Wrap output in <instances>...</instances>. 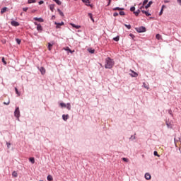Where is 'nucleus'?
<instances>
[{"mask_svg":"<svg viewBox=\"0 0 181 181\" xmlns=\"http://www.w3.org/2000/svg\"><path fill=\"white\" fill-rule=\"evenodd\" d=\"M114 61L110 58L107 57L105 59V69H112V67L114 66Z\"/></svg>","mask_w":181,"mask_h":181,"instance_id":"1","label":"nucleus"},{"mask_svg":"<svg viewBox=\"0 0 181 181\" xmlns=\"http://www.w3.org/2000/svg\"><path fill=\"white\" fill-rule=\"evenodd\" d=\"M136 30L139 33H144V32H146V28L144 26H141V27L136 28Z\"/></svg>","mask_w":181,"mask_h":181,"instance_id":"2","label":"nucleus"},{"mask_svg":"<svg viewBox=\"0 0 181 181\" xmlns=\"http://www.w3.org/2000/svg\"><path fill=\"white\" fill-rule=\"evenodd\" d=\"M14 115L16 117V118H19V116L21 115V112L19 111V107H16V110L14 112Z\"/></svg>","mask_w":181,"mask_h":181,"instance_id":"3","label":"nucleus"},{"mask_svg":"<svg viewBox=\"0 0 181 181\" xmlns=\"http://www.w3.org/2000/svg\"><path fill=\"white\" fill-rule=\"evenodd\" d=\"M54 25H56V29H60V26H63L64 25V22L62 21L61 23L55 22Z\"/></svg>","mask_w":181,"mask_h":181,"instance_id":"4","label":"nucleus"},{"mask_svg":"<svg viewBox=\"0 0 181 181\" xmlns=\"http://www.w3.org/2000/svg\"><path fill=\"white\" fill-rule=\"evenodd\" d=\"M11 25H12V26H19V23L15 21H13L11 22Z\"/></svg>","mask_w":181,"mask_h":181,"instance_id":"5","label":"nucleus"},{"mask_svg":"<svg viewBox=\"0 0 181 181\" xmlns=\"http://www.w3.org/2000/svg\"><path fill=\"white\" fill-rule=\"evenodd\" d=\"M40 71L42 75L46 74V69L44 67L40 68Z\"/></svg>","mask_w":181,"mask_h":181,"instance_id":"6","label":"nucleus"},{"mask_svg":"<svg viewBox=\"0 0 181 181\" xmlns=\"http://www.w3.org/2000/svg\"><path fill=\"white\" fill-rule=\"evenodd\" d=\"M151 174L148 173L145 174V179H146V180H151Z\"/></svg>","mask_w":181,"mask_h":181,"instance_id":"7","label":"nucleus"},{"mask_svg":"<svg viewBox=\"0 0 181 181\" xmlns=\"http://www.w3.org/2000/svg\"><path fill=\"white\" fill-rule=\"evenodd\" d=\"M70 25H71L72 28H75V29H80V28H81V26L76 25V24H74V23H71Z\"/></svg>","mask_w":181,"mask_h":181,"instance_id":"8","label":"nucleus"},{"mask_svg":"<svg viewBox=\"0 0 181 181\" xmlns=\"http://www.w3.org/2000/svg\"><path fill=\"white\" fill-rule=\"evenodd\" d=\"M64 50H66V52H69V53H74V50L72 51L69 47L64 48Z\"/></svg>","mask_w":181,"mask_h":181,"instance_id":"9","label":"nucleus"},{"mask_svg":"<svg viewBox=\"0 0 181 181\" xmlns=\"http://www.w3.org/2000/svg\"><path fill=\"white\" fill-rule=\"evenodd\" d=\"M143 87H144V88H146V90H149V84L146 83H143Z\"/></svg>","mask_w":181,"mask_h":181,"instance_id":"10","label":"nucleus"},{"mask_svg":"<svg viewBox=\"0 0 181 181\" xmlns=\"http://www.w3.org/2000/svg\"><path fill=\"white\" fill-rule=\"evenodd\" d=\"M152 4H153V2H152V1H149L148 4L145 6V8L148 9V8H151V5H152Z\"/></svg>","mask_w":181,"mask_h":181,"instance_id":"11","label":"nucleus"},{"mask_svg":"<svg viewBox=\"0 0 181 181\" xmlns=\"http://www.w3.org/2000/svg\"><path fill=\"white\" fill-rule=\"evenodd\" d=\"M132 71V74H131L132 77H138V74H136V72L134 71Z\"/></svg>","mask_w":181,"mask_h":181,"instance_id":"12","label":"nucleus"},{"mask_svg":"<svg viewBox=\"0 0 181 181\" xmlns=\"http://www.w3.org/2000/svg\"><path fill=\"white\" fill-rule=\"evenodd\" d=\"M62 118L64 121H67V119H69V115H63Z\"/></svg>","mask_w":181,"mask_h":181,"instance_id":"13","label":"nucleus"},{"mask_svg":"<svg viewBox=\"0 0 181 181\" xmlns=\"http://www.w3.org/2000/svg\"><path fill=\"white\" fill-rule=\"evenodd\" d=\"M34 21H37L38 22H43V18L35 17L34 18Z\"/></svg>","mask_w":181,"mask_h":181,"instance_id":"14","label":"nucleus"},{"mask_svg":"<svg viewBox=\"0 0 181 181\" xmlns=\"http://www.w3.org/2000/svg\"><path fill=\"white\" fill-rule=\"evenodd\" d=\"M141 12H142V13H145L147 16H151V13L144 11V10H141Z\"/></svg>","mask_w":181,"mask_h":181,"instance_id":"15","label":"nucleus"},{"mask_svg":"<svg viewBox=\"0 0 181 181\" xmlns=\"http://www.w3.org/2000/svg\"><path fill=\"white\" fill-rule=\"evenodd\" d=\"M49 7L50 11H52V12L54 11V4H50Z\"/></svg>","mask_w":181,"mask_h":181,"instance_id":"16","label":"nucleus"},{"mask_svg":"<svg viewBox=\"0 0 181 181\" xmlns=\"http://www.w3.org/2000/svg\"><path fill=\"white\" fill-rule=\"evenodd\" d=\"M8 8L6 7H4L3 8H1V13H5V12H6Z\"/></svg>","mask_w":181,"mask_h":181,"instance_id":"17","label":"nucleus"},{"mask_svg":"<svg viewBox=\"0 0 181 181\" xmlns=\"http://www.w3.org/2000/svg\"><path fill=\"white\" fill-rule=\"evenodd\" d=\"M48 181H53V177L52 175H49L47 177Z\"/></svg>","mask_w":181,"mask_h":181,"instance_id":"18","label":"nucleus"},{"mask_svg":"<svg viewBox=\"0 0 181 181\" xmlns=\"http://www.w3.org/2000/svg\"><path fill=\"white\" fill-rule=\"evenodd\" d=\"M82 2H83L84 4H86V5H88L90 4V0H82Z\"/></svg>","mask_w":181,"mask_h":181,"instance_id":"19","label":"nucleus"},{"mask_svg":"<svg viewBox=\"0 0 181 181\" xmlns=\"http://www.w3.org/2000/svg\"><path fill=\"white\" fill-rule=\"evenodd\" d=\"M134 13L136 16H138V15L141 13V10H137L136 11H134Z\"/></svg>","mask_w":181,"mask_h":181,"instance_id":"20","label":"nucleus"},{"mask_svg":"<svg viewBox=\"0 0 181 181\" xmlns=\"http://www.w3.org/2000/svg\"><path fill=\"white\" fill-rule=\"evenodd\" d=\"M12 176L13 177H18V173H16V171H13L12 173Z\"/></svg>","mask_w":181,"mask_h":181,"instance_id":"21","label":"nucleus"},{"mask_svg":"<svg viewBox=\"0 0 181 181\" xmlns=\"http://www.w3.org/2000/svg\"><path fill=\"white\" fill-rule=\"evenodd\" d=\"M113 11H124V8H121L119 7H116L113 8Z\"/></svg>","mask_w":181,"mask_h":181,"instance_id":"22","label":"nucleus"},{"mask_svg":"<svg viewBox=\"0 0 181 181\" xmlns=\"http://www.w3.org/2000/svg\"><path fill=\"white\" fill-rule=\"evenodd\" d=\"M42 25L38 24L37 25V30H42Z\"/></svg>","mask_w":181,"mask_h":181,"instance_id":"23","label":"nucleus"},{"mask_svg":"<svg viewBox=\"0 0 181 181\" xmlns=\"http://www.w3.org/2000/svg\"><path fill=\"white\" fill-rule=\"evenodd\" d=\"M16 93L18 95V97L21 95V93L19 90H18V88H15Z\"/></svg>","mask_w":181,"mask_h":181,"instance_id":"24","label":"nucleus"},{"mask_svg":"<svg viewBox=\"0 0 181 181\" xmlns=\"http://www.w3.org/2000/svg\"><path fill=\"white\" fill-rule=\"evenodd\" d=\"M57 5H62V1L60 0H53Z\"/></svg>","mask_w":181,"mask_h":181,"instance_id":"25","label":"nucleus"},{"mask_svg":"<svg viewBox=\"0 0 181 181\" xmlns=\"http://www.w3.org/2000/svg\"><path fill=\"white\" fill-rule=\"evenodd\" d=\"M57 11L61 16H64V13L60 9L58 8Z\"/></svg>","mask_w":181,"mask_h":181,"instance_id":"26","label":"nucleus"},{"mask_svg":"<svg viewBox=\"0 0 181 181\" xmlns=\"http://www.w3.org/2000/svg\"><path fill=\"white\" fill-rule=\"evenodd\" d=\"M156 39H158V40H160V38L162 37V36L160 35H159V34H157L156 35Z\"/></svg>","mask_w":181,"mask_h":181,"instance_id":"27","label":"nucleus"},{"mask_svg":"<svg viewBox=\"0 0 181 181\" xmlns=\"http://www.w3.org/2000/svg\"><path fill=\"white\" fill-rule=\"evenodd\" d=\"M66 108H67V110H71V105H70V103H67V105H66Z\"/></svg>","mask_w":181,"mask_h":181,"instance_id":"28","label":"nucleus"},{"mask_svg":"<svg viewBox=\"0 0 181 181\" xmlns=\"http://www.w3.org/2000/svg\"><path fill=\"white\" fill-rule=\"evenodd\" d=\"M29 160L31 162V163H35V158H30Z\"/></svg>","mask_w":181,"mask_h":181,"instance_id":"29","label":"nucleus"},{"mask_svg":"<svg viewBox=\"0 0 181 181\" xmlns=\"http://www.w3.org/2000/svg\"><path fill=\"white\" fill-rule=\"evenodd\" d=\"M88 15L90 17V18L91 19V21H94V19H93V14L91 13H88Z\"/></svg>","mask_w":181,"mask_h":181,"instance_id":"30","label":"nucleus"},{"mask_svg":"<svg viewBox=\"0 0 181 181\" xmlns=\"http://www.w3.org/2000/svg\"><path fill=\"white\" fill-rule=\"evenodd\" d=\"M53 47V45L50 43L48 44V50H52V47Z\"/></svg>","mask_w":181,"mask_h":181,"instance_id":"31","label":"nucleus"},{"mask_svg":"<svg viewBox=\"0 0 181 181\" xmlns=\"http://www.w3.org/2000/svg\"><path fill=\"white\" fill-rule=\"evenodd\" d=\"M122 159L124 162H127V163L129 162V160H128V158H122Z\"/></svg>","mask_w":181,"mask_h":181,"instance_id":"32","label":"nucleus"},{"mask_svg":"<svg viewBox=\"0 0 181 181\" xmlns=\"http://www.w3.org/2000/svg\"><path fill=\"white\" fill-rule=\"evenodd\" d=\"M36 2V0H28V4H35Z\"/></svg>","mask_w":181,"mask_h":181,"instance_id":"33","label":"nucleus"},{"mask_svg":"<svg viewBox=\"0 0 181 181\" xmlns=\"http://www.w3.org/2000/svg\"><path fill=\"white\" fill-rule=\"evenodd\" d=\"M113 40H115V42H118V40H119V37L117 36V37H114V38H113Z\"/></svg>","mask_w":181,"mask_h":181,"instance_id":"34","label":"nucleus"},{"mask_svg":"<svg viewBox=\"0 0 181 181\" xmlns=\"http://www.w3.org/2000/svg\"><path fill=\"white\" fill-rule=\"evenodd\" d=\"M148 0H144L143 2V6H145V5H146V4H148Z\"/></svg>","mask_w":181,"mask_h":181,"instance_id":"35","label":"nucleus"},{"mask_svg":"<svg viewBox=\"0 0 181 181\" xmlns=\"http://www.w3.org/2000/svg\"><path fill=\"white\" fill-rule=\"evenodd\" d=\"M16 42H17L18 45H21V40L19 38L16 39Z\"/></svg>","mask_w":181,"mask_h":181,"instance_id":"36","label":"nucleus"},{"mask_svg":"<svg viewBox=\"0 0 181 181\" xmlns=\"http://www.w3.org/2000/svg\"><path fill=\"white\" fill-rule=\"evenodd\" d=\"M2 62L4 63V64L5 66H6V61H5V58L4 57L2 58Z\"/></svg>","mask_w":181,"mask_h":181,"instance_id":"37","label":"nucleus"},{"mask_svg":"<svg viewBox=\"0 0 181 181\" xmlns=\"http://www.w3.org/2000/svg\"><path fill=\"white\" fill-rule=\"evenodd\" d=\"M10 103H11V101L8 100L7 102H4V104L5 105H9Z\"/></svg>","mask_w":181,"mask_h":181,"instance_id":"38","label":"nucleus"},{"mask_svg":"<svg viewBox=\"0 0 181 181\" xmlns=\"http://www.w3.org/2000/svg\"><path fill=\"white\" fill-rule=\"evenodd\" d=\"M119 15H120L121 16H124V15H125V12H124V11H120V12H119Z\"/></svg>","mask_w":181,"mask_h":181,"instance_id":"39","label":"nucleus"},{"mask_svg":"<svg viewBox=\"0 0 181 181\" xmlns=\"http://www.w3.org/2000/svg\"><path fill=\"white\" fill-rule=\"evenodd\" d=\"M154 156H158L159 158L160 156L158 154V151H154Z\"/></svg>","mask_w":181,"mask_h":181,"instance_id":"40","label":"nucleus"},{"mask_svg":"<svg viewBox=\"0 0 181 181\" xmlns=\"http://www.w3.org/2000/svg\"><path fill=\"white\" fill-rule=\"evenodd\" d=\"M124 26H126V28H127V29H131V25L125 24Z\"/></svg>","mask_w":181,"mask_h":181,"instance_id":"41","label":"nucleus"},{"mask_svg":"<svg viewBox=\"0 0 181 181\" xmlns=\"http://www.w3.org/2000/svg\"><path fill=\"white\" fill-rule=\"evenodd\" d=\"M88 52H89V53H94V52H95V50H94V49H88Z\"/></svg>","mask_w":181,"mask_h":181,"instance_id":"42","label":"nucleus"},{"mask_svg":"<svg viewBox=\"0 0 181 181\" xmlns=\"http://www.w3.org/2000/svg\"><path fill=\"white\" fill-rule=\"evenodd\" d=\"M61 107H67V105L65 103H60Z\"/></svg>","mask_w":181,"mask_h":181,"instance_id":"43","label":"nucleus"},{"mask_svg":"<svg viewBox=\"0 0 181 181\" xmlns=\"http://www.w3.org/2000/svg\"><path fill=\"white\" fill-rule=\"evenodd\" d=\"M130 11L132 12H134L135 11V7H134V6L131 7Z\"/></svg>","mask_w":181,"mask_h":181,"instance_id":"44","label":"nucleus"},{"mask_svg":"<svg viewBox=\"0 0 181 181\" xmlns=\"http://www.w3.org/2000/svg\"><path fill=\"white\" fill-rule=\"evenodd\" d=\"M162 13H163V8H161V10L159 13L160 16V15H162Z\"/></svg>","mask_w":181,"mask_h":181,"instance_id":"45","label":"nucleus"},{"mask_svg":"<svg viewBox=\"0 0 181 181\" xmlns=\"http://www.w3.org/2000/svg\"><path fill=\"white\" fill-rule=\"evenodd\" d=\"M7 148H9L11 146V143L6 142Z\"/></svg>","mask_w":181,"mask_h":181,"instance_id":"46","label":"nucleus"},{"mask_svg":"<svg viewBox=\"0 0 181 181\" xmlns=\"http://www.w3.org/2000/svg\"><path fill=\"white\" fill-rule=\"evenodd\" d=\"M23 11H24V12H26L28 11V7H25L23 8Z\"/></svg>","mask_w":181,"mask_h":181,"instance_id":"47","label":"nucleus"},{"mask_svg":"<svg viewBox=\"0 0 181 181\" xmlns=\"http://www.w3.org/2000/svg\"><path fill=\"white\" fill-rule=\"evenodd\" d=\"M129 36H131L132 39H134V37H135V35H134V34H129Z\"/></svg>","mask_w":181,"mask_h":181,"instance_id":"48","label":"nucleus"},{"mask_svg":"<svg viewBox=\"0 0 181 181\" xmlns=\"http://www.w3.org/2000/svg\"><path fill=\"white\" fill-rule=\"evenodd\" d=\"M113 16L115 17L118 16V13H114Z\"/></svg>","mask_w":181,"mask_h":181,"instance_id":"49","label":"nucleus"},{"mask_svg":"<svg viewBox=\"0 0 181 181\" xmlns=\"http://www.w3.org/2000/svg\"><path fill=\"white\" fill-rule=\"evenodd\" d=\"M42 4H44V1H39V5H42Z\"/></svg>","mask_w":181,"mask_h":181,"instance_id":"50","label":"nucleus"},{"mask_svg":"<svg viewBox=\"0 0 181 181\" xmlns=\"http://www.w3.org/2000/svg\"><path fill=\"white\" fill-rule=\"evenodd\" d=\"M86 6H90V8H93V4H86Z\"/></svg>","mask_w":181,"mask_h":181,"instance_id":"51","label":"nucleus"},{"mask_svg":"<svg viewBox=\"0 0 181 181\" xmlns=\"http://www.w3.org/2000/svg\"><path fill=\"white\" fill-rule=\"evenodd\" d=\"M177 2L179 4V5H181V0H177Z\"/></svg>","mask_w":181,"mask_h":181,"instance_id":"52","label":"nucleus"},{"mask_svg":"<svg viewBox=\"0 0 181 181\" xmlns=\"http://www.w3.org/2000/svg\"><path fill=\"white\" fill-rule=\"evenodd\" d=\"M108 1H109V2H108L107 6H109L111 4V0H108Z\"/></svg>","mask_w":181,"mask_h":181,"instance_id":"53","label":"nucleus"},{"mask_svg":"<svg viewBox=\"0 0 181 181\" xmlns=\"http://www.w3.org/2000/svg\"><path fill=\"white\" fill-rule=\"evenodd\" d=\"M140 9H144V6H142L141 7H140Z\"/></svg>","mask_w":181,"mask_h":181,"instance_id":"54","label":"nucleus"},{"mask_svg":"<svg viewBox=\"0 0 181 181\" xmlns=\"http://www.w3.org/2000/svg\"><path fill=\"white\" fill-rule=\"evenodd\" d=\"M162 8H163H163H165V5H163V6H162Z\"/></svg>","mask_w":181,"mask_h":181,"instance_id":"55","label":"nucleus"}]
</instances>
